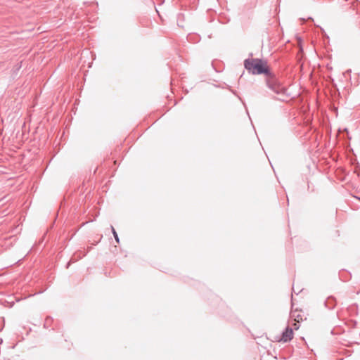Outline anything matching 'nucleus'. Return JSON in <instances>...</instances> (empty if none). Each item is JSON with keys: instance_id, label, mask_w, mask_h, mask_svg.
Masks as SVG:
<instances>
[{"instance_id": "obj_1", "label": "nucleus", "mask_w": 360, "mask_h": 360, "mask_svg": "<svg viewBox=\"0 0 360 360\" xmlns=\"http://www.w3.org/2000/svg\"><path fill=\"white\" fill-rule=\"evenodd\" d=\"M245 68L254 75L267 74L269 72V67L266 61L257 59H247L244 62Z\"/></svg>"}, {"instance_id": "obj_2", "label": "nucleus", "mask_w": 360, "mask_h": 360, "mask_svg": "<svg viewBox=\"0 0 360 360\" xmlns=\"http://www.w3.org/2000/svg\"><path fill=\"white\" fill-rule=\"evenodd\" d=\"M290 319L294 321L293 326L295 330H298L300 328L299 323L306 321L307 317L302 311L295 309L292 310L290 313Z\"/></svg>"}, {"instance_id": "obj_3", "label": "nucleus", "mask_w": 360, "mask_h": 360, "mask_svg": "<svg viewBox=\"0 0 360 360\" xmlns=\"http://www.w3.org/2000/svg\"><path fill=\"white\" fill-rule=\"evenodd\" d=\"M293 338V331L292 329L290 328H287L285 331L283 333L282 337L281 338V341H283L284 342H286L288 341H290Z\"/></svg>"}, {"instance_id": "obj_4", "label": "nucleus", "mask_w": 360, "mask_h": 360, "mask_svg": "<svg viewBox=\"0 0 360 360\" xmlns=\"http://www.w3.org/2000/svg\"><path fill=\"white\" fill-rule=\"evenodd\" d=\"M112 233L114 235L115 240L117 241V243H119L120 240H119L118 236H117V232L115 231V229L113 227H112Z\"/></svg>"}]
</instances>
